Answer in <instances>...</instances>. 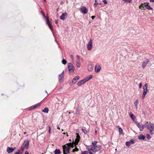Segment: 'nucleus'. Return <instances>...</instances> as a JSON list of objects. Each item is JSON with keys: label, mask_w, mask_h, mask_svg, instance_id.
Segmentation results:
<instances>
[{"label": "nucleus", "mask_w": 154, "mask_h": 154, "mask_svg": "<svg viewBox=\"0 0 154 154\" xmlns=\"http://www.w3.org/2000/svg\"><path fill=\"white\" fill-rule=\"evenodd\" d=\"M48 108H45L42 110V112H44L48 113Z\"/></svg>", "instance_id": "7c9ffc66"}, {"label": "nucleus", "mask_w": 154, "mask_h": 154, "mask_svg": "<svg viewBox=\"0 0 154 154\" xmlns=\"http://www.w3.org/2000/svg\"><path fill=\"white\" fill-rule=\"evenodd\" d=\"M15 148L10 147H8L7 148V151L8 153L12 152L15 149Z\"/></svg>", "instance_id": "2eb2a0df"}, {"label": "nucleus", "mask_w": 154, "mask_h": 154, "mask_svg": "<svg viewBox=\"0 0 154 154\" xmlns=\"http://www.w3.org/2000/svg\"><path fill=\"white\" fill-rule=\"evenodd\" d=\"M146 7L145 9H147L148 10H152V8L150 7V5H148V4H146Z\"/></svg>", "instance_id": "cd10ccee"}, {"label": "nucleus", "mask_w": 154, "mask_h": 154, "mask_svg": "<svg viewBox=\"0 0 154 154\" xmlns=\"http://www.w3.org/2000/svg\"><path fill=\"white\" fill-rule=\"evenodd\" d=\"M137 125L140 131H142L144 128V126L142 124L138 123L137 124Z\"/></svg>", "instance_id": "9d476101"}, {"label": "nucleus", "mask_w": 154, "mask_h": 154, "mask_svg": "<svg viewBox=\"0 0 154 154\" xmlns=\"http://www.w3.org/2000/svg\"><path fill=\"white\" fill-rule=\"evenodd\" d=\"M49 129L48 132H49V133H50L51 131V128L50 126L49 127Z\"/></svg>", "instance_id": "ea45409f"}, {"label": "nucleus", "mask_w": 154, "mask_h": 154, "mask_svg": "<svg viewBox=\"0 0 154 154\" xmlns=\"http://www.w3.org/2000/svg\"><path fill=\"white\" fill-rule=\"evenodd\" d=\"M147 138L148 139L150 138H151V137L149 136V135L148 134H147Z\"/></svg>", "instance_id": "a19ab883"}, {"label": "nucleus", "mask_w": 154, "mask_h": 154, "mask_svg": "<svg viewBox=\"0 0 154 154\" xmlns=\"http://www.w3.org/2000/svg\"><path fill=\"white\" fill-rule=\"evenodd\" d=\"M70 57L72 60H73V56L72 55H70Z\"/></svg>", "instance_id": "79ce46f5"}, {"label": "nucleus", "mask_w": 154, "mask_h": 154, "mask_svg": "<svg viewBox=\"0 0 154 154\" xmlns=\"http://www.w3.org/2000/svg\"><path fill=\"white\" fill-rule=\"evenodd\" d=\"M134 140L133 139H131L129 141L126 142V145L128 146H129L131 145L134 144Z\"/></svg>", "instance_id": "f8f14e48"}, {"label": "nucleus", "mask_w": 154, "mask_h": 154, "mask_svg": "<svg viewBox=\"0 0 154 154\" xmlns=\"http://www.w3.org/2000/svg\"><path fill=\"white\" fill-rule=\"evenodd\" d=\"M62 63L63 64L65 65V64H66V63L67 61H66L65 60L63 59L62 60Z\"/></svg>", "instance_id": "473e14b6"}, {"label": "nucleus", "mask_w": 154, "mask_h": 154, "mask_svg": "<svg viewBox=\"0 0 154 154\" xmlns=\"http://www.w3.org/2000/svg\"><path fill=\"white\" fill-rule=\"evenodd\" d=\"M147 87H148V85H147V84H145V85H144V86H143V91L148 92V90L147 89Z\"/></svg>", "instance_id": "412c9836"}, {"label": "nucleus", "mask_w": 154, "mask_h": 154, "mask_svg": "<svg viewBox=\"0 0 154 154\" xmlns=\"http://www.w3.org/2000/svg\"><path fill=\"white\" fill-rule=\"evenodd\" d=\"M81 11L84 14H87L88 12V10L85 7H82L80 9Z\"/></svg>", "instance_id": "f3484780"}, {"label": "nucleus", "mask_w": 154, "mask_h": 154, "mask_svg": "<svg viewBox=\"0 0 154 154\" xmlns=\"http://www.w3.org/2000/svg\"><path fill=\"white\" fill-rule=\"evenodd\" d=\"M95 17L94 16H92L91 17V18L92 19H93L95 18Z\"/></svg>", "instance_id": "37998d69"}, {"label": "nucleus", "mask_w": 154, "mask_h": 154, "mask_svg": "<svg viewBox=\"0 0 154 154\" xmlns=\"http://www.w3.org/2000/svg\"><path fill=\"white\" fill-rule=\"evenodd\" d=\"M149 62V60L148 59H145L143 61V62L142 65V67L143 68H145L146 67V65Z\"/></svg>", "instance_id": "1a4fd4ad"}, {"label": "nucleus", "mask_w": 154, "mask_h": 154, "mask_svg": "<svg viewBox=\"0 0 154 154\" xmlns=\"http://www.w3.org/2000/svg\"><path fill=\"white\" fill-rule=\"evenodd\" d=\"M29 141H24L21 146V150L23 151L25 148L28 149L29 146Z\"/></svg>", "instance_id": "39448f33"}, {"label": "nucleus", "mask_w": 154, "mask_h": 154, "mask_svg": "<svg viewBox=\"0 0 154 154\" xmlns=\"http://www.w3.org/2000/svg\"><path fill=\"white\" fill-rule=\"evenodd\" d=\"M66 134H67L66 135H67V136H68V135H67V133H66Z\"/></svg>", "instance_id": "13d9d810"}, {"label": "nucleus", "mask_w": 154, "mask_h": 154, "mask_svg": "<svg viewBox=\"0 0 154 154\" xmlns=\"http://www.w3.org/2000/svg\"><path fill=\"white\" fill-rule=\"evenodd\" d=\"M103 2L105 4H106L107 3V2L106 0H103Z\"/></svg>", "instance_id": "4c0bfd02"}, {"label": "nucleus", "mask_w": 154, "mask_h": 154, "mask_svg": "<svg viewBox=\"0 0 154 154\" xmlns=\"http://www.w3.org/2000/svg\"><path fill=\"white\" fill-rule=\"evenodd\" d=\"M123 0L125 2H128L129 3H131L132 1L131 0Z\"/></svg>", "instance_id": "f704fd0d"}, {"label": "nucleus", "mask_w": 154, "mask_h": 154, "mask_svg": "<svg viewBox=\"0 0 154 154\" xmlns=\"http://www.w3.org/2000/svg\"><path fill=\"white\" fill-rule=\"evenodd\" d=\"M138 100H136V101L134 102V104L135 106V108L136 109H137V105L138 104Z\"/></svg>", "instance_id": "c85d7f7f"}, {"label": "nucleus", "mask_w": 154, "mask_h": 154, "mask_svg": "<svg viewBox=\"0 0 154 154\" xmlns=\"http://www.w3.org/2000/svg\"><path fill=\"white\" fill-rule=\"evenodd\" d=\"M117 127L118 128L119 130V132L122 134H123V131L122 129L119 126H118Z\"/></svg>", "instance_id": "bb28decb"}, {"label": "nucleus", "mask_w": 154, "mask_h": 154, "mask_svg": "<svg viewBox=\"0 0 154 154\" xmlns=\"http://www.w3.org/2000/svg\"><path fill=\"white\" fill-rule=\"evenodd\" d=\"M82 130L85 134H86L87 133V131L86 130V129L85 127H83L82 128Z\"/></svg>", "instance_id": "393cba45"}, {"label": "nucleus", "mask_w": 154, "mask_h": 154, "mask_svg": "<svg viewBox=\"0 0 154 154\" xmlns=\"http://www.w3.org/2000/svg\"><path fill=\"white\" fill-rule=\"evenodd\" d=\"M101 66L99 64H97L95 68V71L96 72H98L101 69Z\"/></svg>", "instance_id": "dca6fc26"}, {"label": "nucleus", "mask_w": 154, "mask_h": 154, "mask_svg": "<svg viewBox=\"0 0 154 154\" xmlns=\"http://www.w3.org/2000/svg\"><path fill=\"white\" fill-rule=\"evenodd\" d=\"M150 2H154V0H150Z\"/></svg>", "instance_id": "c03bdc74"}, {"label": "nucleus", "mask_w": 154, "mask_h": 154, "mask_svg": "<svg viewBox=\"0 0 154 154\" xmlns=\"http://www.w3.org/2000/svg\"><path fill=\"white\" fill-rule=\"evenodd\" d=\"M66 133H63V134H66Z\"/></svg>", "instance_id": "5fc2aeb1"}, {"label": "nucleus", "mask_w": 154, "mask_h": 154, "mask_svg": "<svg viewBox=\"0 0 154 154\" xmlns=\"http://www.w3.org/2000/svg\"><path fill=\"white\" fill-rule=\"evenodd\" d=\"M62 131H63V129H62Z\"/></svg>", "instance_id": "4d7b16f0"}, {"label": "nucleus", "mask_w": 154, "mask_h": 154, "mask_svg": "<svg viewBox=\"0 0 154 154\" xmlns=\"http://www.w3.org/2000/svg\"><path fill=\"white\" fill-rule=\"evenodd\" d=\"M147 3H142L139 6V8L140 9H145V8L146 7V4H147Z\"/></svg>", "instance_id": "6ab92c4d"}, {"label": "nucleus", "mask_w": 154, "mask_h": 154, "mask_svg": "<svg viewBox=\"0 0 154 154\" xmlns=\"http://www.w3.org/2000/svg\"><path fill=\"white\" fill-rule=\"evenodd\" d=\"M67 17V14L66 12L63 13L60 17V19L63 20H64Z\"/></svg>", "instance_id": "9b49d317"}, {"label": "nucleus", "mask_w": 154, "mask_h": 154, "mask_svg": "<svg viewBox=\"0 0 154 154\" xmlns=\"http://www.w3.org/2000/svg\"><path fill=\"white\" fill-rule=\"evenodd\" d=\"M46 24L48 26L50 29L52 30L53 29V26L50 23L49 19L48 17L47 18Z\"/></svg>", "instance_id": "ddd939ff"}, {"label": "nucleus", "mask_w": 154, "mask_h": 154, "mask_svg": "<svg viewBox=\"0 0 154 154\" xmlns=\"http://www.w3.org/2000/svg\"><path fill=\"white\" fill-rule=\"evenodd\" d=\"M101 145L97 144V141H94L91 143V145L88 146V150L96 152L100 151L101 149Z\"/></svg>", "instance_id": "f257e3e1"}, {"label": "nucleus", "mask_w": 154, "mask_h": 154, "mask_svg": "<svg viewBox=\"0 0 154 154\" xmlns=\"http://www.w3.org/2000/svg\"><path fill=\"white\" fill-rule=\"evenodd\" d=\"M42 12V13H43V16H44V17H45V15L44 14H43V12Z\"/></svg>", "instance_id": "8fccbe9b"}, {"label": "nucleus", "mask_w": 154, "mask_h": 154, "mask_svg": "<svg viewBox=\"0 0 154 154\" xmlns=\"http://www.w3.org/2000/svg\"><path fill=\"white\" fill-rule=\"evenodd\" d=\"M25 154H29L27 151H26L25 152Z\"/></svg>", "instance_id": "49530a36"}, {"label": "nucleus", "mask_w": 154, "mask_h": 154, "mask_svg": "<svg viewBox=\"0 0 154 154\" xmlns=\"http://www.w3.org/2000/svg\"><path fill=\"white\" fill-rule=\"evenodd\" d=\"M97 131L96 130V131H95V134H97Z\"/></svg>", "instance_id": "603ef678"}, {"label": "nucleus", "mask_w": 154, "mask_h": 154, "mask_svg": "<svg viewBox=\"0 0 154 154\" xmlns=\"http://www.w3.org/2000/svg\"><path fill=\"white\" fill-rule=\"evenodd\" d=\"M57 128L58 130H60V128H59V127H58V128Z\"/></svg>", "instance_id": "3c124183"}, {"label": "nucleus", "mask_w": 154, "mask_h": 154, "mask_svg": "<svg viewBox=\"0 0 154 154\" xmlns=\"http://www.w3.org/2000/svg\"><path fill=\"white\" fill-rule=\"evenodd\" d=\"M142 85L141 83H140L139 85V87L140 88L142 87Z\"/></svg>", "instance_id": "58836bf2"}, {"label": "nucleus", "mask_w": 154, "mask_h": 154, "mask_svg": "<svg viewBox=\"0 0 154 154\" xmlns=\"http://www.w3.org/2000/svg\"><path fill=\"white\" fill-rule=\"evenodd\" d=\"M146 128L150 131V134L153 135L154 134V124L150 122L146 123Z\"/></svg>", "instance_id": "7ed1b4c3"}, {"label": "nucleus", "mask_w": 154, "mask_h": 154, "mask_svg": "<svg viewBox=\"0 0 154 154\" xmlns=\"http://www.w3.org/2000/svg\"><path fill=\"white\" fill-rule=\"evenodd\" d=\"M92 48V41L91 39L88 42L87 46V48L88 50H90Z\"/></svg>", "instance_id": "0eeeda50"}, {"label": "nucleus", "mask_w": 154, "mask_h": 154, "mask_svg": "<svg viewBox=\"0 0 154 154\" xmlns=\"http://www.w3.org/2000/svg\"><path fill=\"white\" fill-rule=\"evenodd\" d=\"M92 75H88V76H87V77L84 78V80L85 82H87L92 78Z\"/></svg>", "instance_id": "aec40b11"}, {"label": "nucleus", "mask_w": 154, "mask_h": 154, "mask_svg": "<svg viewBox=\"0 0 154 154\" xmlns=\"http://www.w3.org/2000/svg\"><path fill=\"white\" fill-rule=\"evenodd\" d=\"M77 58L78 59V61H79V56L78 55H77L76 56Z\"/></svg>", "instance_id": "e433bc0d"}, {"label": "nucleus", "mask_w": 154, "mask_h": 154, "mask_svg": "<svg viewBox=\"0 0 154 154\" xmlns=\"http://www.w3.org/2000/svg\"><path fill=\"white\" fill-rule=\"evenodd\" d=\"M87 152L86 151H85L84 152H82V154H87Z\"/></svg>", "instance_id": "c9c22d12"}, {"label": "nucleus", "mask_w": 154, "mask_h": 154, "mask_svg": "<svg viewBox=\"0 0 154 154\" xmlns=\"http://www.w3.org/2000/svg\"><path fill=\"white\" fill-rule=\"evenodd\" d=\"M98 3H95L94 4V5L95 6L97 5H98Z\"/></svg>", "instance_id": "a18cd8bd"}, {"label": "nucleus", "mask_w": 154, "mask_h": 154, "mask_svg": "<svg viewBox=\"0 0 154 154\" xmlns=\"http://www.w3.org/2000/svg\"><path fill=\"white\" fill-rule=\"evenodd\" d=\"M76 138L75 142H73L72 143H73L74 145H75V148L73 149L72 151L74 152H75L78 151L79 150V149L78 148L77 146H76V145L78 144L80 139V137L78 133H76Z\"/></svg>", "instance_id": "20e7f679"}, {"label": "nucleus", "mask_w": 154, "mask_h": 154, "mask_svg": "<svg viewBox=\"0 0 154 154\" xmlns=\"http://www.w3.org/2000/svg\"><path fill=\"white\" fill-rule=\"evenodd\" d=\"M74 146L73 143H70L63 146V154H67L69 153V151L71 147L73 148Z\"/></svg>", "instance_id": "f03ea898"}, {"label": "nucleus", "mask_w": 154, "mask_h": 154, "mask_svg": "<svg viewBox=\"0 0 154 154\" xmlns=\"http://www.w3.org/2000/svg\"><path fill=\"white\" fill-rule=\"evenodd\" d=\"M138 138L140 140H144L145 139V137L144 135L142 134H140L138 136Z\"/></svg>", "instance_id": "4be33fe9"}, {"label": "nucleus", "mask_w": 154, "mask_h": 154, "mask_svg": "<svg viewBox=\"0 0 154 154\" xmlns=\"http://www.w3.org/2000/svg\"><path fill=\"white\" fill-rule=\"evenodd\" d=\"M130 115L131 118L134 121H135L136 120V117L133 114L130 113Z\"/></svg>", "instance_id": "5701e85b"}, {"label": "nucleus", "mask_w": 154, "mask_h": 154, "mask_svg": "<svg viewBox=\"0 0 154 154\" xmlns=\"http://www.w3.org/2000/svg\"><path fill=\"white\" fill-rule=\"evenodd\" d=\"M64 78V71L61 74L59 75L58 79L60 82H61Z\"/></svg>", "instance_id": "6e6552de"}, {"label": "nucleus", "mask_w": 154, "mask_h": 154, "mask_svg": "<svg viewBox=\"0 0 154 154\" xmlns=\"http://www.w3.org/2000/svg\"><path fill=\"white\" fill-rule=\"evenodd\" d=\"M46 0H44V1H45V2H46Z\"/></svg>", "instance_id": "052dcab7"}, {"label": "nucleus", "mask_w": 154, "mask_h": 154, "mask_svg": "<svg viewBox=\"0 0 154 154\" xmlns=\"http://www.w3.org/2000/svg\"><path fill=\"white\" fill-rule=\"evenodd\" d=\"M68 68L69 69V70L70 72H74V66L73 65L72 63H68Z\"/></svg>", "instance_id": "423d86ee"}, {"label": "nucleus", "mask_w": 154, "mask_h": 154, "mask_svg": "<svg viewBox=\"0 0 154 154\" xmlns=\"http://www.w3.org/2000/svg\"><path fill=\"white\" fill-rule=\"evenodd\" d=\"M86 82L83 79V80H82L80 81L79 82L77 83V85L78 86H80L81 85H82L84 84Z\"/></svg>", "instance_id": "a211bd4d"}, {"label": "nucleus", "mask_w": 154, "mask_h": 154, "mask_svg": "<svg viewBox=\"0 0 154 154\" xmlns=\"http://www.w3.org/2000/svg\"><path fill=\"white\" fill-rule=\"evenodd\" d=\"M93 68V66L91 65H89L88 66V69L89 71H91L92 70Z\"/></svg>", "instance_id": "b1692460"}, {"label": "nucleus", "mask_w": 154, "mask_h": 154, "mask_svg": "<svg viewBox=\"0 0 154 154\" xmlns=\"http://www.w3.org/2000/svg\"><path fill=\"white\" fill-rule=\"evenodd\" d=\"M63 3V2H61V4Z\"/></svg>", "instance_id": "6e6d98bb"}, {"label": "nucleus", "mask_w": 154, "mask_h": 154, "mask_svg": "<svg viewBox=\"0 0 154 154\" xmlns=\"http://www.w3.org/2000/svg\"><path fill=\"white\" fill-rule=\"evenodd\" d=\"M54 152L55 154H60L61 153L60 150L59 149H56L55 150Z\"/></svg>", "instance_id": "a878e982"}, {"label": "nucleus", "mask_w": 154, "mask_h": 154, "mask_svg": "<svg viewBox=\"0 0 154 154\" xmlns=\"http://www.w3.org/2000/svg\"><path fill=\"white\" fill-rule=\"evenodd\" d=\"M147 92H145L143 91V93L142 95V98L143 99L145 96L146 95V94Z\"/></svg>", "instance_id": "c756f323"}, {"label": "nucleus", "mask_w": 154, "mask_h": 154, "mask_svg": "<svg viewBox=\"0 0 154 154\" xmlns=\"http://www.w3.org/2000/svg\"><path fill=\"white\" fill-rule=\"evenodd\" d=\"M56 24H57V22H56Z\"/></svg>", "instance_id": "bf43d9fd"}, {"label": "nucleus", "mask_w": 154, "mask_h": 154, "mask_svg": "<svg viewBox=\"0 0 154 154\" xmlns=\"http://www.w3.org/2000/svg\"><path fill=\"white\" fill-rule=\"evenodd\" d=\"M95 3H97V0H95Z\"/></svg>", "instance_id": "864d4df0"}, {"label": "nucleus", "mask_w": 154, "mask_h": 154, "mask_svg": "<svg viewBox=\"0 0 154 154\" xmlns=\"http://www.w3.org/2000/svg\"><path fill=\"white\" fill-rule=\"evenodd\" d=\"M76 66L78 67H80V63L79 62V61H77L76 62Z\"/></svg>", "instance_id": "2f4dec72"}, {"label": "nucleus", "mask_w": 154, "mask_h": 154, "mask_svg": "<svg viewBox=\"0 0 154 154\" xmlns=\"http://www.w3.org/2000/svg\"><path fill=\"white\" fill-rule=\"evenodd\" d=\"M22 153V152H20V150H18L14 154H21Z\"/></svg>", "instance_id": "72a5a7b5"}, {"label": "nucleus", "mask_w": 154, "mask_h": 154, "mask_svg": "<svg viewBox=\"0 0 154 154\" xmlns=\"http://www.w3.org/2000/svg\"><path fill=\"white\" fill-rule=\"evenodd\" d=\"M89 153L90 154H92V153L91 152V151H90V152H89Z\"/></svg>", "instance_id": "de8ad7c7"}, {"label": "nucleus", "mask_w": 154, "mask_h": 154, "mask_svg": "<svg viewBox=\"0 0 154 154\" xmlns=\"http://www.w3.org/2000/svg\"><path fill=\"white\" fill-rule=\"evenodd\" d=\"M42 12V13H43V16H44V17H45V15L44 14H43V12Z\"/></svg>", "instance_id": "09e8293b"}, {"label": "nucleus", "mask_w": 154, "mask_h": 154, "mask_svg": "<svg viewBox=\"0 0 154 154\" xmlns=\"http://www.w3.org/2000/svg\"><path fill=\"white\" fill-rule=\"evenodd\" d=\"M79 76H76L73 79L71 83L72 85L75 83L79 79Z\"/></svg>", "instance_id": "4468645a"}]
</instances>
